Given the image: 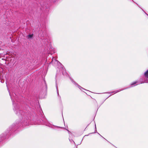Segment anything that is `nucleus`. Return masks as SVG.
I'll use <instances>...</instances> for the list:
<instances>
[{"label":"nucleus","instance_id":"1","mask_svg":"<svg viewBox=\"0 0 148 148\" xmlns=\"http://www.w3.org/2000/svg\"><path fill=\"white\" fill-rule=\"evenodd\" d=\"M148 83V81L146 80H145L144 81H143V80L140 79L139 81H136L132 83L131 84V86L132 87H133L138 84L143 83Z\"/></svg>","mask_w":148,"mask_h":148},{"label":"nucleus","instance_id":"10","mask_svg":"<svg viewBox=\"0 0 148 148\" xmlns=\"http://www.w3.org/2000/svg\"><path fill=\"white\" fill-rule=\"evenodd\" d=\"M1 83H3V82H4V81H2V80H1Z\"/></svg>","mask_w":148,"mask_h":148},{"label":"nucleus","instance_id":"13","mask_svg":"<svg viewBox=\"0 0 148 148\" xmlns=\"http://www.w3.org/2000/svg\"><path fill=\"white\" fill-rule=\"evenodd\" d=\"M46 125H48L47 124H46Z\"/></svg>","mask_w":148,"mask_h":148},{"label":"nucleus","instance_id":"4","mask_svg":"<svg viewBox=\"0 0 148 148\" xmlns=\"http://www.w3.org/2000/svg\"><path fill=\"white\" fill-rule=\"evenodd\" d=\"M144 76L146 78L148 79V70H147L144 73Z\"/></svg>","mask_w":148,"mask_h":148},{"label":"nucleus","instance_id":"8","mask_svg":"<svg viewBox=\"0 0 148 148\" xmlns=\"http://www.w3.org/2000/svg\"><path fill=\"white\" fill-rule=\"evenodd\" d=\"M56 89H57V94L58 95H59V93H58V86H57V84L56 83Z\"/></svg>","mask_w":148,"mask_h":148},{"label":"nucleus","instance_id":"9","mask_svg":"<svg viewBox=\"0 0 148 148\" xmlns=\"http://www.w3.org/2000/svg\"><path fill=\"white\" fill-rule=\"evenodd\" d=\"M78 87H79V88L80 89H81V88H82L80 86H78Z\"/></svg>","mask_w":148,"mask_h":148},{"label":"nucleus","instance_id":"11","mask_svg":"<svg viewBox=\"0 0 148 148\" xmlns=\"http://www.w3.org/2000/svg\"><path fill=\"white\" fill-rule=\"evenodd\" d=\"M10 97H11V95H10Z\"/></svg>","mask_w":148,"mask_h":148},{"label":"nucleus","instance_id":"2","mask_svg":"<svg viewBox=\"0 0 148 148\" xmlns=\"http://www.w3.org/2000/svg\"><path fill=\"white\" fill-rule=\"evenodd\" d=\"M4 73V71L3 68V66L0 65V79L1 78L2 73Z\"/></svg>","mask_w":148,"mask_h":148},{"label":"nucleus","instance_id":"3","mask_svg":"<svg viewBox=\"0 0 148 148\" xmlns=\"http://www.w3.org/2000/svg\"><path fill=\"white\" fill-rule=\"evenodd\" d=\"M33 36V34H29L27 36V38L28 39H29V40H31L32 39Z\"/></svg>","mask_w":148,"mask_h":148},{"label":"nucleus","instance_id":"7","mask_svg":"<svg viewBox=\"0 0 148 148\" xmlns=\"http://www.w3.org/2000/svg\"><path fill=\"white\" fill-rule=\"evenodd\" d=\"M124 89H119V90H116V91H114L113 92H112V93L114 92V93H117V92H119V91H121L122 90H123Z\"/></svg>","mask_w":148,"mask_h":148},{"label":"nucleus","instance_id":"6","mask_svg":"<svg viewBox=\"0 0 148 148\" xmlns=\"http://www.w3.org/2000/svg\"><path fill=\"white\" fill-rule=\"evenodd\" d=\"M56 62L57 63L58 62L60 63L58 60H56L55 59H54L53 58V59H52V62Z\"/></svg>","mask_w":148,"mask_h":148},{"label":"nucleus","instance_id":"5","mask_svg":"<svg viewBox=\"0 0 148 148\" xmlns=\"http://www.w3.org/2000/svg\"><path fill=\"white\" fill-rule=\"evenodd\" d=\"M5 134H2L0 135V138H1V139L2 140H3L5 138Z\"/></svg>","mask_w":148,"mask_h":148},{"label":"nucleus","instance_id":"12","mask_svg":"<svg viewBox=\"0 0 148 148\" xmlns=\"http://www.w3.org/2000/svg\"><path fill=\"white\" fill-rule=\"evenodd\" d=\"M95 128H96V125H95Z\"/></svg>","mask_w":148,"mask_h":148}]
</instances>
